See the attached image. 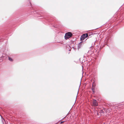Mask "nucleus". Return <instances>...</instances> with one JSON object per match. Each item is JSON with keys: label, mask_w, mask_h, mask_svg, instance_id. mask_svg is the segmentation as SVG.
<instances>
[{"label": "nucleus", "mask_w": 124, "mask_h": 124, "mask_svg": "<svg viewBox=\"0 0 124 124\" xmlns=\"http://www.w3.org/2000/svg\"><path fill=\"white\" fill-rule=\"evenodd\" d=\"M93 88H92V90L93 92H94V89L93 88Z\"/></svg>", "instance_id": "obj_5"}, {"label": "nucleus", "mask_w": 124, "mask_h": 124, "mask_svg": "<svg viewBox=\"0 0 124 124\" xmlns=\"http://www.w3.org/2000/svg\"><path fill=\"white\" fill-rule=\"evenodd\" d=\"M93 105L94 106H96L98 105V103L96 100H93Z\"/></svg>", "instance_id": "obj_3"}, {"label": "nucleus", "mask_w": 124, "mask_h": 124, "mask_svg": "<svg viewBox=\"0 0 124 124\" xmlns=\"http://www.w3.org/2000/svg\"><path fill=\"white\" fill-rule=\"evenodd\" d=\"M88 36V35L87 34H83L81 37V40H83L85 38H86Z\"/></svg>", "instance_id": "obj_2"}, {"label": "nucleus", "mask_w": 124, "mask_h": 124, "mask_svg": "<svg viewBox=\"0 0 124 124\" xmlns=\"http://www.w3.org/2000/svg\"><path fill=\"white\" fill-rule=\"evenodd\" d=\"M9 61H12V59L11 58H10L9 57Z\"/></svg>", "instance_id": "obj_4"}, {"label": "nucleus", "mask_w": 124, "mask_h": 124, "mask_svg": "<svg viewBox=\"0 0 124 124\" xmlns=\"http://www.w3.org/2000/svg\"><path fill=\"white\" fill-rule=\"evenodd\" d=\"M72 35V34L70 32H68L66 33L64 36L66 39H67L70 38Z\"/></svg>", "instance_id": "obj_1"}]
</instances>
